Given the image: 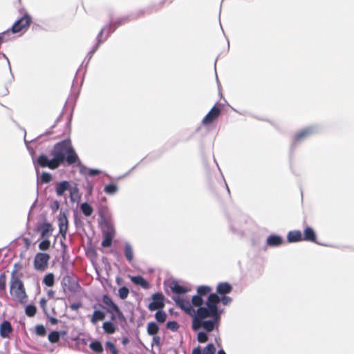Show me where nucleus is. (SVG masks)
Here are the masks:
<instances>
[{
  "label": "nucleus",
  "instance_id": "f257e3e1",
  "mask_svg": "<svg viewBox=\"0 0 354 354\" xmlns=\"http://www.w3.org/2000/svg\"><path fill=\"white\" fill-rule=\"evenodd\" d=\"M49 153L51 156H53V160L55 162L57 168L62 165H74L75 162L78 160V155L70 138H66L55 143Z\"/></svg>",
  "mask_w": 354,
  "mask_h": 354
},
{
  "label": "nucleus",
  "instance_id": "f03ea898",
  "mask_svg": "<svg viewBox=\"0 0 354 354\" xmlns=\"http://www.w3.org/2000/svg\"><path fill=\"white\" fill-rule=\"evenodd\" d=\"M221 322V316L205 313L194 317L192 322V329L198 331L201 328L210 333L217 328Z\"/></svg>",
  "mask_w": 354,
  "mask_h": 354
},
{
  "label": "nucleus",
  "instance_id": "7ed1b4c3",
  "mask_svg": "<svg viewBox=\"0 0 354 354\" xmlns=\"http://www.w3.org/2000/svg\"><path fill=\"white\" fill-rule=\"evenodd\" d=\"M10 294L15 297L21 304H25L27 302L28 295L24 284L17 274V270H13L11 272Z\"/></svg>",
  "mask_w": 354,
  "mask_h": 354
},
{
  "label": "nucleus",
  "instance_id": "20e7f679",
  "mask_svg": "<svg viewBox=\"0 0 354 354\" xmlns=\"http://www.w3.org/2000/svg\"><path fill=\"white\" fill-rule=\"evenodd\" d=\"M227 217L230 231L234 234L242 235L243 227L246 223L247 216L240 210L234 209L227 214Z\"/></svg>",
  "mask_w": 354,
  "mask_h": 354
},
{
  "label": "nucleus",
  "instance_id": "39448f33",
  "mask_svg": "<svg viewBox=\"0 0 354 354\" xmlns=\"http://www.w3.org/2000/svg\"><path fill=\"white\" fill-rule=\"evenodd\" d=\"M319 128L317 125H310L306 127L298 132H297L292 140V142L290 147V156L292 157L294 151L299 145L306 140L311 136L319 132Z\"/></svg>",
  "mask_w": 354,
  "mask_h": 354
},
{
  "label": "nucleus",
  "instance_id": "423d86ee",
  "mask_svg": "<svg viewBox=\"0 0 354 354\" xmlns=\"http://www.w3.org/2000/svg\"><path fill=\"white\" fill-rule=\"evenodd\" d=\"M63 116V112L60 113V115L58 116V118L55 121L54 124L50 127L48 130H47L44 133L41 134L36 137L35 138L32 139L30 141H28L26 138V131L25 129L24 131V142L26 147L27 150L28 151L30 156H33V152L35 151L33 147L30 145L32 144L35 146L36 149H37L41 143L48 140V136H50L53 133V129L56 127L57 123L61 120Z\"/></svg>",
  "mask_w": 354,
  "mask_h": 354
},
{
  "label": "nucleus",
  "instance_id": "0eeeda50",
  "mask_svg": "<svg viewBox=\"0 0 354 354\" xmlns=\"http://www.w3.org/2000/svg\"><path fill=\"white\" fill-rule=\"evenodd\" d=\"M62 269H64L66 272L61 280V286L64 291L65 292L68 291L72 294L79 292L82 290V287L77 281V276L73 273H71V275L65 265L62 266Z\"/></svg>",
  "mask_w": 354,
  "mask_h": 354
},
{
  "label": "nucleus",
  "instance_id": "6e6552de",
  "mask_svg": "<svg viewBox=\"0 0 354 354\" xmlns=\"http://www.w3.org/2000/svg\"><path fill=\"white\" fill-rule=\"evenodd\" d=\"M32 158V163L36 169L37 177L39 174L38 167L41 168H48L50 169H57L55 162L53 160V156L50 158L46 154L42 153L37 158L35 157V151L33 152V156H30Z\"/></svg>",
  "mask_w": 354,
  "mask_h": 354
},
{
  "label": "nucleus",
  "instance_id": "1a4fd4ad",
  "mask_svg": "<svg viewBox=\"0 0 354 354\" xmlns=\"http://www.w3.org/2000/svg\"><path fill=\"white\" fill-rule=\"evenodd\" d=\"M219 296L215 292L209 294L205 300V313L221 316L223 309L218 307Z\"/></svg>",
  "mask_w": 354,
  "mask_h": 354
},
{
  "label": "nucleus",
  "instance_id": "9d476101",
  "mask_svg": "<svg viewBox=\"0 0 354 354\" xmlns=\"http://www.w3.org/2000/svg\"><path fill=\"white\" fill-rule=\"evenodd\" d=\"M32 22V17L28 13H25L13 24L10 28L12 34L25 32Z\"/></svg>",
  "mask_w": 354,
  "mask_h": 354
},
{
  "label": "nucleus",
  "instance_id": "9b49d317",
  "mask_svg": "<svg viewBox=\"0 0 354 354\" xmlns=\"http://www.w3.org/2000/svg\"><path fill=\"white\" fill-rule=\"evenodd\" d=\"M172 299L176 306H178L187 315L192 317V319H193L195 315V308L192 306L191 301L180 297H173Z\"/></svg>",
  "mask_w": 354,
  "mask_h": 354
},
{
  "label": "nucleus",
  "instance_id": "f8f14e48",
  "mask_svg": "<svg viewBox=\"0 0 354 354\" xmlns=\"http://www.w3.org/2000/svg\"><path fill=\"white\" fill-rule=\"evenodd\" d=\"M50 257L46 252H38L35 256L34 259V268L39 271H44L46 269L48 265V261Z\"/></svg>",
  "mask_w": 354,
  "mask_h": 354
},
{
  "label": "nucleus",
  "instance_id": "ddd939ff",
  "mask_svg": "<svg viewBox=\"0 0 354 354\" xmlns=\"http://www.w3.org/2000/svg\"><path fill=\"white\" fill-rule=\"evenodd\" d=\"M99 224L101 226L102 234H109L115 236V230L113 225L108 221L101 210L99 212Z\"/></svg>",
  "mask_w": 354,
  "mask_h": 354
},
{
  "label": "nucleus",
  "instance_id": "4468645a",
  "mask_svg": "<svg viewBox=\"0 0 354 354\" xmlns=\"http://www.w3.org/2000/svg\"><path fill=\"white\" fill-rule=\"evenodd\" d=\"M221 104L216 102L212 106V108L209 110V111L206 114L202 120V124L204 126L212 124L219 117L221 113Z\"/></svg>",
  "mask_w": 354,
  "mask_h": 354
},
{
  "label": "nucleus",
  "instance_id": "2eb2a0df",
  "mask_svg": "<svg viewBox=\"0 0 354 354\" xmlns=\"http://www.w3.org/2000/svg\"><path fill=\"white\" fill-rule=\"evenodd\" d=\"M165 296L161 292H156L151 295V302L148 305L150 311L163 309L165 307Z\"/></svg>",
  "mask_w": 354,
  "mask_h": 354
},
{
  "label": "nucleus",
  "instance_id": "dca6fc26",
  "mask_svg": "<svg viewBox=\"0 0 354 354\" xmlns=\"http://www.w3.org/2000/svg\"><path fill=\"white\" fill-rule=\"evenodd\" d=\"M1 58H3L4 59V62L3 64H0V66L2 68H5V69L9 73V76L5 83L6 90V93L5 95H6L8 93V90L7 86L8 84H11L12 83V82L15 80V76H14V74L12 73L10 62L8 57H7V55L5 53L0 52V59Z\"/></svg>",
  "mask_w": 354,
  "mask_h": 354
},
{
  "label": "nucleus",
  "instance_id": "f3484780",
  "mask_svg": "<svg viewBox=\"0 0 354 354\" xmlns=\"http://www.w3.org/2000/svg\"><path fill=\"white\" fill-rule=\"evenodd\" d=\"M191 304L193 308H195L194 317L205 313V300L204 298L194 295L191 299Z\"/></svg>",
  "mask_w": 354,
  "mask_h": 354
},
{
  "label": "nucleus",
  "instance_id": "a211bd4d",
  "mask_svg": "<svg viewBox=\"0 0 354 354\" xmlns=\"http://www.w3.org/2000/svg\"><path fill=\"white\" fill-rule=\"evenodd\" d=\"M59 233L63 239H66L68 228V220L67 215L64 212H60L58 216Z\"/></svg>",
  "mask_w": 354,
  "mask_h": 354
},
{
  "label": "nucleus",
  "instance_id": "6ab92c4d",
  "mask_svg": "<svg viewBox=\"0 0 354 354\" xmlns=\"http://www.w3.org/2000/svg\"><path fill=\"white\" fill-rule=\"evenodd\" d=\"M145 9L139 10L135 12L131 13L130 15H128L127 16H124L122 17H120L119 19H116L115 21H113V23L117 26V28L122 26L124 23L129 22L132 20L137 19L140 17L142 16L145 13Z\"/></svg>",
  "mask_w": 354,
  "mask_h": 354
},
{
  "label": "nucleus",
  "instance_id": "aec40b11",
  "mask_svg": "<svg viewBox=\"0 0 354 354\" xmlns=\"http://www.w3.org/2000/svg\"><path fill=\"white\" fill-rule=\"evenodd\" d=\"M36 231L40 232L41 238H49L52 234L53 227L51 223L45 221L37 225Z\"/></svg>",
  "mask_w": 354,
  "mask_h": 354
},
{
  "label": "nucleus",
  "instance_id": "412c9836",
  "mask_svg": "<svg viewBox=\"0 0 354 354\" xmlns=\"http://www.w3.org/2000/svg\"><path fill=\"white\" fill-rule=\"evenodd\" d=\"M102 301L103 304L106 306L100 304L99 306L105 308L106 312L109 313H112L113 311L118 306L112 299V298L107 294H105L102 296Z\"/></svg>",
  "mask_w": 354,
  "mask_h": 354
},
{
  "label": "nucleus",
  "instance_id": "4be33fe9",
  "mask_svg": "<svg viewBox=\"0 0 354 354\" xmlns=\"http://www.w3.org/2000/svg\"><path fill=\"white\" fill-rule=\"evenodd\" d=\"M284 241L281 236L276 234H272L267 237L266 246L270 248L279 247L283 243Z\"/></svg>",
  "mask_w": 354,
  "mask_h": 354
},
{
  "label": "nucleus",
  "instance_id": "5701e85b",
  "mask_svg": "<svg viewBox=\"0 0 354 354\" xmlns=\"http://www.w3.org/2000/svg\"><path fill=\"white\" fill-rule=\"evenodd\" d=\"M82 194L80 192L78 185L76 183L72 182L71 189H69V198L71 203H80Z\"/></svg>",
  "mask_w": 354,
  "mask_h": 354
},
{
  "label": "nucleus",
  "instance_id": "b1692460",
  "mask_svg": "<svg viewBox=\"0 0 354 354\" xmlns=\"http://www.w3.org/2000/svg\"><path fill=\"white\" fill-rule=\"evenodd\" d=\"M303 234V240L306 241H310L313 243H315L319 244L317 241V234L313 227L310 226H306L304 230ZM319 245H321L319 243ZM322 245H325L324 244H322Z\"/></svg>",
  "mask_w": 354,
  "mask_h": 354
},
{
  "label": "nucleus",
  "instance_id": "393cba45",
  "mask_svg": "<svg viewBox=\"0 0 354 354\" xmlns=\"http://www.w3.org/2000/svg\"><path fill=\"white\" fill-rule=\"evenodd\" d=\"M72 182L68 180H62L58 182L55 186V192L58 196H62L66 191L69 192L71 189Z\"/></svg>",
  "mask_w": 354,
  "mask_h": 354
},
{
  "label": "nucleus",
  "instance_id": "a878e982",
  "mask_svg": "<svg viewBox=\"0 0 354 354\" xmlns=\"http://www.w3.org/2000/svg\"><path fill=\"white\" fill-rule=\"evenodd\" d=\"M171 290L176 295H183L188 292L189 290L185 286L180 285L176 279L171 281L169 286Z\"/></svg>",
  "mask_w": 354,
  "mask_h": 354
},
{
  "label": "nucleus",
  "instance_id": "bb28decb",
  "mask_svg": "<svg viewBox=\"0 0 354 354\" xmlns=\"http://www.w3.org/2000/svg\"><path fill=\"white\" fill-rule=\"evenodd\" d=\"M12 330L13 328L8 320H3L0 324V336L2 338H9Z\"/></svg>",
  "mask_w": 354,
  "mask_h": 354
},
{
  "label": "nucleus",
  "instance_id": "cd10ccee",
  "mask_svg": "<svg viewBox=\"0 0 354 354\" xmlns=\"http://www.w3.org/2000/svg\"><path fill=\"white\" fill-rule=\"evenodd\" d=\"M131 281L136 285L140 286L144 289H149L150 287L149 283L146 280L145 277L141 275L131 276L129 275Z\"/></svg>",
  "mask_w": 354,
  "mask_h": 354
},
{
  "label": "nucleus",
  "instance_id": "c85d7f7f",
  "mask_svg": "<svg viewBox=\"0 0 354 354\" xmlns=\"http://www.w3.org/2000/svg\"><path fill=\"white\" fill-rule=\"evenodd\" d=\"M232 286L228 282H221L217 285L216 294L218 296L230 294L232 291Z\"/></svg>",
  "mask_w": 354,
  "mask_h": 354
},
{
  "label": "nucleus",
  "instance_id": "c756f323",
  "mask_svg": "<svg viewBox=\"0 0 354 354\" xmlns=\"http://www.w3.org/2000/svg\"><path fill=\"white\" fill-rule=\"evenodd\" d=\"M303 240V234L299 230L290 231L287 234V241L288 243H297Z\"/></svg>",
  "mask_w": 354,
  "mask_h": 354
},
{
  "label": "nucleus",
  "instance_id": "7c9ffc66",
  "mask_svg": "<svg viewBox=\"0 0 354 354\" xmlns=\"http://www.w3.org/2000/svg\"><path fill=\"white\" fill-rule=\"evenodd\" d=\"M106 26H104L97 34L96 37V43L90 50V54H94L100 46L106 41V38H103V34L106 30Z\"/></svg>",
  "mask_w": 354,
  "mask_h": 354
},
{
  "label": "nucleus",
  "instance_id": "2f4dec72",
  "mask_svg": "<svg viewBox=\"0 0 354 354\" xmlns=\"http://www.w3.org/2000/svg\"><path fill=\"white\" fill-rule=\"evenodd\" d=\"M106 26H104L97 34L96 37V43L90 50V54H94L100 46L106 41V38H103V34L106 30Z\"/></svg>",
  "mask_w": 354,
  "mask_h": 354
},
{
  "label": "nucleus",
  "instance_id": "473e14b6",
  "mask_svg": "<svg viewBox=\"0 0 354 354\" xmlns=\"http://www.w3.org/2000/svg\"><path fill=\"white\" fill-rule=\"evenodd\" d=\"M96 308V305L93 306V308ZM106 314L104 311L95 309L93 314L91 318V322L93 324H96L99 321L104 319Z\"/></svg>",
  "mask_w": 354,
  "mask_h": 354
},
{
  "label": "nucleus",
  "instance_id": "72a5a7b5",
  "mask_svg": "<svg viewBox=\"0 0 354 354\" xmlns=\"http://www.w3.org/2000/svg\"><path fill=\"white\" fill-rule=\"evenodd\" d=\"M211 292H212V288L210 286H207V285H202V286H199L197 288L196 295L205 299V297L207 298L209 294L212 293Z\"/></svg>",
  "mask_w": 354,
  "mask_h": 354
},
{
  "label": "nucleus",
  "instance_id": "f704fd0d",
  "mask_svg": "<svg viewBox=\"0 0 354 354\" xmlns=\"http://www.w3.org/2000/svg\"><path fill=\"white\" fill-rule=\"evenodd\" d=\"M124 254L129 263H131L133 259V250L131 245L129 242L124 243Z\"/></svg>",
  "mask_w": 354,
  "mask_h": 354
},
{
  "label": "nucleus",
  "instance_id": "c9c22d12",
  "mask_svg": "<svg viewBox=\"0 0 354 354\" xmlns=\"http://www.w3.org/2000/svg\"><path fill=\"white\" fill-rule=\"evenodd\" d=\"M89 348L97 354H101L104 351L102 342L97 339L92 341L89 344Z\"/></svg>",
  "mask_w": 354,
  "mask_h": 354
},
{
  "label": "nucleus",
  "instance_id": "e433bc0d",
  "mask_svg": "<svg viewBox=\"0 0 354 354\" xmlns=\"http://www.w3.org/2000/svg\"><path fill=\"white\" fill-rule=\"evenodd\" d=\"M102 328L105 333L113 335L116 331V326L111 321H106L103 323Z\"/></svg>",
  "mask_w": 354,
  "mask_h": 354
},
{
  "label": "nucleus",
  "instance_id": "4c0bfd02",
  "mask_svg": "<svg viewBox=\"0 0 354 354\" xmlns=\"http://www.w3.org/2000/svg\"><path fill=\"white\" fill-rule=\"evenodd\" d=\"M160 328L158 324L155 322H150L147 324V332L149 335H157L159 332Z\"/></svg>",
  "mask_w": 354,
  "mask_h": 354
},
{
  "label": "nucleus",
  "instance_id": "58836bf2",
  "mask_svg": "<svg viewBox=\"0 0 354 354\" xmlns=\"http://www.w3.org/2000/svg\"><path fill=\"white\" fill-rule=\"evenodd\" d=\"M80 211L85 216H90L93 212V207L86 201L81 203L80 206Z\"/></svg>",
  "mask_w": 354,
  "mask_h": 354
},
{
  "label": "nucleus",
  "instance_id": "ea45409f",
  "mask_svg": "<svg viewBox=\"0 0 354 354\" xmlns=\"http://www.w3.org/2000/svg\"><path fill=\"white\" fill-rule=\"evenodd\" d=\"M174 0H161L158 4L151 6L145 8V12L148 14H151L153 12H157L166 2L171 3Z\"/></svg>",
  "mask_w": 354,
  "mask_h": 354
},
{
  "label": "nucleus",
  "instance_id": "a19ab883",
  "mask_svg": "<svg viewBox=\"0 0 354 354\" xmlns=\"http://www.w3.org/2000/svg\"><path fill=\"white\" fill-rule=\"evenodd\" d=\"M6 295V275L5 272L0 274V297Z\"/></svg>",
  "mask_w": 354,
  "mask_h": 354
},
{
  "label": "nucleus",
  "instance_id": "79ce46f5",
  "mask_svg": "<svg viewBox=\"0 0 354 354\" xmlns=\"http://www.w3.org/2000/svg\"><path fill=\"white\" fill-rule=\"evenodd\" d=\"M42 283L48 287H53L55 284V275L52 272L47 273L44 275Z\"/></svg>",
  "mask_w": 354,
  "mask_h": 354
},
{
  "label": "nucleus",
  "instance_id": "37998d69",
  "mask_svg": "<svg viewBox=\"0 0 354 354\" xmlns=\"http://www.w3.org/2000/svg\"><path fill=\"white\" fill-rule=\"evenodd\" d=\"M118 191V185L114 183H109L105 185L104 188V192L109 195H113L116 194Z\"/></svg>",
  "mask_w": 354,
  "mask_h": 354
},
{
  "label": "nucleus",
  "instance_id": "c03bdc74",
  "mask_svg": "<svg viewBox=\"0 0 354 354\" xmlns=\"http://www.w3.org/2000/svg\"><path fill=\"white\" fill-rule=\"evenodd\" d=\"M53 179L52 175L47 171H43L40 176V178H39V176L37 178V183L39 184V181H41L42 183H49Z\"/></svg>",
  "mask_w": 354,
  "mask_h": 354
},
{
  "label": "nucleus",
  "instance_id": "a18cd8bd",
  "mask_svg": "<svg viewBox=\"0 0 354 354\" xmlns=\"http://www.w3.org/2000/svg\"><path fill=\"white\" fill-rule=\"evenodd\" d=\"M157 312L155 313V319L158 323L162 324L166 321L167 314L163 309L156 310Z\"/></svg>",
  "mask_w": 354,
  "mask_h": 354
},
{
  "label": "nucleus",
  "instance_id": "49530a36",
  "mask_svg": "<svg viewBox=\"0 0 354 354\" xmlns=\"http://www.w3.org/2000/svg\"><path fill=\"white\" fill-rule=\"evenodd\" d=\"M103 239L101 242V245L103 248H110L112 245L114 236L109 234H102Z\"/></svg>",
  "mask_w": 354,
  "mask_h": 354
},
{
  "label": "nucleus",
  "instance_id": "de8ad7c7",
  "mask_svg": "<svg viewBox=\"0 0 354 354\" xmlns=\"http://www.w3.org/2000/svg\"><path fill=\"white\" fill-rule=\"evenodd\" d=\"M25 313L29 317H33L37 313V307L33 304H28L25 307Z\"/></svg>",
  "mask_w": 354,
  "mask_h": 354
},
{
  "label": "nucleus",
  "instance_id": "09e8293b",
  "mask_svg": "<svg viewBox=\"0 0 354 354\" xmlns=\"http://www.w3.org/2000/svg\"><path fill=\"white\" fill-rule=\"evenodd\" d=\"M83 186L84 189L86 191V196L87 197L91 196L94 187L93 183L87 178H86V181Z\"/></svg>",
  "mask_w": 354,
  "mask_h": 354
},
{
  "label": "nucleus",
  "instance_id": "8fccbe9b",
  "mask_svg": "<svg viewBox=\"0 0 354 354\" xmlns=\"http://www.w3.org/2000/svg\"><path fill=\"white\" fill-rule=\"evenodd\" d=\"M11 33L10 28L0 33L1 45L10 40Z\"/></svg>",
  "mask_w": 354,
  "mask_h": 354
},
{
  "label": "nucleus",
  "instance_id": "3c124183",
  "mask_svg": "<svg viewBox=\"0 0 354 354\" xmlns=\"http://www.w3.org/2000/svg\"><path fill=\"white\" fill-rule=\"evenodd\" d=\"M43 240L39 243V249L41 251H46L50 247V241L48 238H42Z\"/></svg>",
  "mask_w": 354,
  "mask_h": 354
},
{
  "label": "nucleus",
  "instance_id": "603ef678",
  "mask_svg": "<svg viewBox=\"0 0 354 354\" xmlns=\"http://www.w3.org/2000/svg\"><path fill=\"white\" fill-rule=\"evenodd\" d=\"M129 293V289L128 287L123 286L118 290V297L120 299H125L127 298Z\"/></svg>",
  "mask_w": 354,
  "mask_h": 354
},
{
  "label": "nucleus",
  "instance_id": "864d4df0",
  "mask_svg": "<svg viewBox=\"0 0 354 354\" xmlns=\"http://www.w3.org/2000/svg\"><path fill=\"white\" fill-rule=\"evenodd\" d=\"M48 339L51 343H57L59 341V334L57 330H52L48 333Z\"/></svg>",
  "mask_w": 354,
  "mask_h": 354
},
{
  "label": "nucleus",
  "instance_id": "5fc2aeb1",
  "mask_svg": "<svg viewBox=\"0 0 354 354\" xmlns=\"http://www.w3.org/2000/svg\"><path fill=\"white\" fill-rule=\"evenodd\" d=\"M106 30L108 29L106 36L104 38H106V40L111 36V35L118 28L117 26H115L113 21L111 20L109 24L106 25Z\"/></svg>",
  "mask_w": 354,
  "mask_h": 354
},
{
  "label": "nucleus",
  "instance_id": "6e6d98bb",
  "mask_svg": "<svg viewBox=\"0 0 354 354\" xmlns=\"http://www.w3.org/2000/svg\"><path fill=\"white\" fill-rule=\"evenodd\" d=\"M105 348L109 351L111 354H118V350L115 347V345L111 341H106L105 342Z\"/></svg>",
  "mask_w": 354,
  "mask_h": 354
},
{
  "label": "nucleus",
  "instance_id": "4d7b16f0",
  "mask_svg": "<svg viewBox=\"0 0 354 354\" xmlns=\"http://www.w3.org/2000/svg\"><path fill=\"white\" fill-rule=\"evenodd\" d=\"M166 328L173 332H175L179 328V324L178 322L175 320L168 321L166 323Z\"/></svg>",
  "mask_w": 354,
  "mask_h": 354
},
{
  "label": "nucleus",
  "instance_id": "13d9d810",
  "mask_svg": "<svg viewBox=\"0 0 354 354\" xmlns=\"http://www.w3.org/2000/svg\"><path fill=\"white\" fill-rule=\"evenodd\" d=\"M35 333L40 337H44L46 335V328L42 324H38L35 326Z\"/></svg>",
  "mask_w": 354,
  "mask_h": 354
},
{
  "label": "nucleus",
  "instance_id": "bf43d9fd",
  "mask_svg": "<svg viewBox=\"0 0 354 354\" xmlns=\"http://www.w3.org/2000/svg\"><path fill=\"white\" fill-rule=\"evenodd\" d=\"M208 332L199 331L197 334V340L199 343H205L208 340Z\"/></svg>",
  "mask_w": 354,
  "mask_h": 354
},
{
  "label": "nucleus",
  "instance_id": "052dcab7",
  "mask_svg": "<svg viewBox=\"0 0 354 354\" xmlns=\"http://www.w3.org/2000/svg\"><path fill=\"white\" fill-rule=\"evenodd\" d=\"M203 354H215L216 348L213 343H209L203 349Z\"/></svg>",
  "mask_w": 354,
  "mask_h": 354
},
{
  "label": "nucleus",
  "instance_id": "680f3d73",
  "mask_svg": "<svg viewBox=\"0 0 354 354\" xmlns=\"http://www.w3.org/2000/svg\"><path fill=\"white\" fill-rule=\"evenodd\" d=\"M113 313H115V317L121 322H126V318L123 315L122 312L120 310L119 306H118Z\"/></svg>",
  "mask_w": 354,
  "mask_h": 354
},
{
  "label": "nucleus",
  "instance_id": "e2e57ef3",
  "mask_svg": "<svg viewBox=\"0 0 354 354\" xmlns=\"http://www.w3.org/2000/svg\"><path fill=\"white\" fill-rule=\"evenodd\" d=\"M219 300L220 303H222L223 305L226 306L232 302V299L230 297L227 296V295H225L219 296Z\"/></svg>",
  "mask_w": 354,
  "mask_h": 354
},
{
  "label": "nucleus",
  "instance_id": "0e129e2a",
  "mask_svg": "<svg viewBox=\"0 0 354 354\" xmlns=\"http://www.w3.org/2000/svg\"><path fill=\"white\" fill-rule=\"evenodd\" d=\"M152 336H153V338H152V342H151V347H153V346H157L160 348L161 346L160 337L156 335H152Z\"/></svg>",
  "mask_w": 354,
  "mask_h": 354
},
{
  "label": "nucleus",
  "instance_id": "69168bd1",
  "mask_svg": "<svg viewBox=\"0 0 354 354\" xmlns=\"http://www.w3.org/2000/svg\"><path fill=\"white\" fill-rule=\"evenodd\" d=\"M74 165H76L77 167L80 168V173L82 174H85V171L87 169V168L82 163L80 158L78 157V160L75 162Z\"/></svg>",
  "mask_w": 354,
  "mask_h": 354
},
{
  "label": "nucleus",
  "instance_id": "338daca9",
  "mask_svg": "<svg viewBox=\"0 0 354 354\" xmlns=\"http://www.w3.org/2000/svg\"><path fill=\"white\" fill-rule=\"evenodd\" d=\"M102 173V171L98 169H89L88 175L89 176H95Z\"/></svg>",
  "mask_w": 354,
  "mask_h": 354
},
{
  "label": "nucleus",
  "instance_id": "774afa93",
  "mask_svg": "<svg viewBox=\"0 0 354 354\" xmlns=\"http://www.w3.org/2000/svg\"><path fill=\"white\" fill-rule=\"evenodd\" d=\"M192 354H203V351L201 346L198 345L196 347H195L192 350Z\"/></svg>",
  "mask_w": 354,
  "mask_h": 354
}]
</instances>
